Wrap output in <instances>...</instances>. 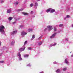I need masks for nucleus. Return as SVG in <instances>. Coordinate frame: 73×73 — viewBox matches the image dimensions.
<instances>
[{"label": "nucleus", "mask_w": 73, "mask_h": 73, "mask_svg": "<svg viewBox=\"0 0 73 73\" xmlns=\"http://www.w3.org/2000/svg\"><path fill=\"white\" fill-rule=\"evenodd\" d=\"M47 31V28H46L44 29V31Z\"/></svg>", "instance_id": "obj_39"}, {"label": "nucleus", "mask_w": 73, "mask_h": 73, "mask_svg": "<svg viewBox=\"0 0 73 73\" xmlns=\"http://www.w3.org/2000/svg\"><path fill=\"white\" fill-rule=\"evenodd\" d=\"M48 31H51L52 29H53V28H52V26H48L47 27Z\"/></svg>", "instance_id": "obj_6"}, {"label": "nucleus", "mask_w": 73, "mask_h": 73, "mask_svg": "<svg viewBox=\"0 0 73 73\" xmlns=\"http://www.w3.org/2000/svg\"><path fill=\"white\" fill-rule=\"evenodd\" d=\"M68 60H69V59H68L67 58H66L65 60V63H66V64H68V65H69V62H68Z\"/></svg>", "instance_id": "obj_8"}, {"label": "nucleus", "mask_w": 73, "mask_h": 73, "mask_svg": "<svg viewBox=\"0 0 73 73\" xmlns=\"http://www.w3.org/2000/svg\"><path fill=\"white\" fill-rule=\"evenodd\" d=\"M16 23V22H15L13 23V24H15V23Z\"/></svg>", "instance_id": "obj_47"}, {"label": "nucleus", "mask_w": 73, "mask_h": 73, "mask_svg": "<svg viewBox=\"0 0 73 73\" xmlns=\"http://www.w3.org/2000/svg\"><path fill=\"white\" fill-rule=\"evenodd\" d=\"M57 34V33H54L50 36V38H54V37L56 36V35Z\"/></svg>", "instance_id": "obj_7"}, {"label": "nucleus", "mask_w": 73, "mask_h": 73, "mask_svg": "<svg viewBox=\"0 0 73 73\" xmlns=\"http://www.w3.org/2000/svg\"><path fill=\"white\" fill-rule=\"evenodd\" d=\"M15 41L14 40H13L10 43L11 45H13L14 44H15Z\"/></svg>", "instance_id": "obj_11"}, {"label": "nucleus", "mask_w": 73, "mask_h": 73, "mask_svg": "<svg viewBox=\"0 0 73 73\" xmlns=\"http://www.w3.org/2000/svg\"><path fill=\"white\" fill-rule=\"evenodd\" d=\"M70 52V53H71V52Z\"/></svg>", "instance_id": "obj_49"}, {"label": "nucleus", "mask_w": 73, "mask_h": 73, "mask_svg": "<svg viewBox=\"0 0 73 73\" xmlns=\"http://www.w3.org/2000/svg\"><path fill=\"white\" fill-rule=\"evenodd\" d=\"M68 40H69V38H65V40H66V41H68Z\"/></svg>", "instance_id": "obj_38"}, {"label": "nucleus", "mask_w": 73, "mask_h": 73, "mask_svg": "<svg viewBox=\"0 0 73 73\" xmlns=\"http://www.w3.org/2000/svg\"><path fill=\"white\" fill-rule=\"evenodd\" d=\"M19 18H17L15 19V20L16 21H17V20H19Z\"/></svg>", "instance_id": "obj_37"}, {"label": "nucleus", "mask_w": 73, "mask_h": 73, "mask_svg": "<svg viewBox=\"0 0 73 73\" xmlns=\"http://www.w3.org/2000/svg\"><path fill=\"white\" fill-rule=\"evenodd\" d=\"M50 11V8H49L48 9H47L46 11V12H47V13H48V12H49Z\"/></svg>", "instance_id": "obj_18"}, {"label": "nucleus", "mask_w": 73, "mask_h": 73, "mask_svg": "<svg viewBox=\"0 0 73 73\" xmlns=\"http://www.w3.org/2000/svg\"><path fill=\"white\" fill-rule=\"evenodd\" d=\"M35 38V35H33L32 36V37L31 38V40H33V39H34Z\"/></svg>", "instance_id": "obj_16"}, {"label": "nucleus", "mask_w": 73, "mask_h": 73, "mask_svg": "<svg viewBox=\"0 0 73 73\" xmlns=\"http://www.w3.org/2000/svg\"><path fill=\"white\" fill-rule=\"evenodd\" d=\"M29 56V55H27V54L25 55H24V57H28Z\"/></svg>", "instance_id": "obj_22"}, {"label": "nucleus", "mask_w": 73, "mask_h": 73, "mask_svg": "<svg viewBox=\"0 0 73 73\" xmlns=\"http://www.w3.org/2000/svg\"><path fill=\"white\" fill-rule=\"evenodd\" d=\"M18 3H19L18 2H15V4H16L17 5V4H18Z\"/></svg>", "instance_id": "obj_31"}, {"label": "nucleus", "mask_w": 73, "mask_h": 73, "mask_svg": "<svg viewBox=\"0 0 73 73\" xmlns=\"http://www.w3.org/2000/svg\"><path fill=\"white\" fill-rule=\"evenodd\" d=\"M24 27V26L23 25H21L20 26V28H23Z\"/></svg>", "instance_id": "obj_25"}, {"label": "nucleus", "mask_w": 73, "mask_h": 73, "mask_svg": "<svg viewBox=\"0 0 73 73\" xmlns=\"http://www.w3.org/2000/svg\"><path fill=\"white\" fill-rule=\"evenodd\" d=\"M35 5H34V6L35 7V8H37V7L38 6V3L37 2H35Z\"/></svg>", "instance_id": "obj_13"}, {"label": "nucleus", "mask_w": 73, "mask_h": 73, "mask_svg": "<svg viewBox=\"0 0 73 73\" xmlns=\"http://www.w3.org/2000/svg\"><path fill=\"white\" fill-rule=\"evenodd\" d=\"M32 17H35V16L33 15L32 16Z\"/></svg>", "instance_id": "obj_44"}, {"label": "nucleus", "mask_w": 73, "mask_h": 73, "mask_svg": "<svg viewBox=\"0 0 73 73\" xmlns=\"http://www.w3.org/2000/svg\"><path fill=\"white\" fill-rule=\"evenodd\" d=\"M57 45V43L56 42L54 43V44H51L50 45V47H52L53 46H56Z\"/></svg>", "instance_id": "obj_12"}, {"label": "nucleus", "mask_w": 73, "mask_h": 73, "mask_svg": "<svg viewBox=\"0 0 73 73\" xmlns=\"http://www.w3.org/2000/svg\"><path fill=\"white\" fill-rule=\"evenodd\" d=\"M4 61H0V64H1V63H4Z\"/></svg>", "instance_id": "obj_30"}, {"label": "nucleus", "mask_w": 73, "mask_h": 73, "mask_svg": "<svg viewBox=\"0 0 73 73\" xmlns=\"http://www.w3.org/2000/svg\"><path fill=\"white\" fill-rule=\"evenodd\" d=\"M33 3H31L30 4V7H33Z\"/></svg>", "instance_id": "obj_35"}, {"label": "nucleus", "mask_w": 73, "mask_h": 73, "mask_svg": "<svg viewBox=\"0 0 73 73\" xmlns=\"http://www.w3.org/2000/svg\"><path fill=\"white\" fill-rule=\"evenodd\" d=\"M41 38H42V36H40L38 38V40H41Z\"/></svg>", "instance_id": "obj_29"}, {"label": "nucleus", "mask_w": 73, "mask_h": 73, "mask_svg": "<svg viewBox=\"0 0 73 73\" xmlns=\"http://www.w3.org/2000/svg\"><path fill=\"white\" fill-rule=\"evenodd\" d=\"M72 27V28H73V24H72L71 26Z\"/></svg>", "instance_id": "obj_46"}, {"label": "nucleus", "mask_w": 73, "mask_h": 73, "mask_svg": "<svg viewBox=\"0 0 73 73\" xmlns=\"http://www.w3.org/2000/svg\"><path fill=\"white\" fill-rule=\"evenodd\" d=\"M57 31V29L56 28V27H54V31Z\"/></svg>", "instance_id": "obj_34"}, {"label": "nucleus", "mask_w": 73, "mask_h": 73, "mask_svg": "<svg viewBox=\"0 0 73 73\" xmlns=\"http://www.w3.org/2000/svg\"><path fill=\"white\" fill-rule=\"evenodd\" d=\"M1 42L0 41V46H1Z\"/></svg>", "instance_id": "obj_43"}, {"label": "nucleus", "mask_w": 73, "mask_h": 73, "mask_svg": "<svg viewBox=\"0 0 73 73\" xmlns=\"http://www.w3.org/2000/svg\"><path fill=\"white\" fill-rule=\"evenodd\" d=\"M17 32V30L16 29L13 31L11 32L10 33V35L12 36H14L16 34Z\"/></svg>", "instance_id": "obj_3"}, {"label": "nucleus", "mask_w": 73, "mask_h": 73, "mask_svg": "<svg viewBox=\"0 0 73 73\" xmlns=\"http://www.w3.org/2000/svg\"><path fill=\"white\" fill-rule=\"evenodd\" d=\"M13 19V18H12V17H9L8 19V20H9V21H11V20H12V19Z\"/></svg>", "instance_id": "obj_17"}, {"label": "nucleus", "mask_w": 73, "mask_h": 73, "mask_svg": "<svg viewBox=\"0 0 73 73\" xmlns=\"http://www.w3.org/2000/svg\"><path fill=\"white\" fill-rule=\"evenodd\" d=\"M31 14H33V11H31Z\"/></svg>", "instance_id": "obj_40"}, {"label": "nucleus", "mask_w": 73, "mask_h": 73, "mask_svg": "<svg viewBox=\"0 0 73 73\" xmlns=\"http://www.w3.org/2000/svg\"><path fill=\"white\" fill-rule=\"evenodd\" d=\"M5 29V27L4 26L1 25L0 26V32L2 34L5 35V32L4 30Z\"/></svg>", "instance_id": "obj_1"}, {"label": "nucleus", "mask_w": 73, "mask_h": 73, "mask_svg": "<svg viewBox=\"0 0 73 73\" xmlns=\"http://www.w3.org/2000/svg\"><path fill=\"white\" fill-rule=\"evenodd\" d=\"M55 12H56V11L54 9L50 8V13H53Z\"/></svg>", "instance_id": "obj_10"}, {"label": "nucleus", "mask_w": 73, "mask_h": 73, "mask_svg": "<svg viewBox=\"0 0 73 73\" xmlns=\"http://www.w3.org/2000/svg\"><path fill=\"white\" fill-rule=\"evenodd\" d=\"M27 41H26L25 42L23 46V48H21L19 49V50H20V51L22 52V51H23V50H25V45L27 44Z\"/></svg>", "instance_id": "obj_2"}, {"label": "nucleus", "mask_w": 73, "mask_h": 73, "mask_svg": "<svg viewBox=\"0 0 73 73\" xmlns=\"http://www.w3.org/2000/svg\"><path fill=\"white\" fill-rule=\"evenodd\" d=\"M32 65L31 64H29L27 65V66H31Z\"/></svg>", "instance_id": "obj_32"}, {"label": "nucleus", "mask_w": 73, "mask_h": 73, "mask_svg": "<svg viewBox=\"0 0 73 73\" xmlns=\"http://www.w3.org/2000/svg\"><path fill=\"white\" fill-rule=\"evenodd\" d=\"M59 27H61L63 26V25L62 24H60L59 25Z\"/></svg>", "instance_id": "obj_28"}, {"label": "nucleus", "mask_w": 73, "mask_h": 73, "mask_svg": "<svg viewBox=\"0 0 73 73\" xmlns=\"http://www.w3.org/2000/svg\"><path fill=\"white\" fill-rule=\"evenodd\" d=\"M4 3V1L2 0L0 1V3Z\"/></svg>", "instance_id": "obj_26"}, {"label": "nucleus", "mask_w": 73, "mask_h": 73, "mask_svg": "<svg viewBox=\"0 0 73 73\" xmlns=\"http://www.w3.org/2000/svg\"><path fill=\"white\" fill-rule=\"evenodd\" d=\"M53 63V64H57V63L56 62H54Z\"/></svg>", "instance_id": "obj_42"}, {"label": "nucleus", "mask_w": 73, "mask_h": 73, "mask_svg": "<svg viewBox=\"0 0 73 73\" xmlns=\"http://www.w3.org/2000/svg\"><path fill=\"white\" fill-rule=\"evenodd\" d=\"M66 17L67 18H69V17H70V16L69 15H67L66 16Z\"/></svg>", "instance_id": "obj_27"}, {"label": "nucleus", "mask_w": 73, "mask_h": 73, "mask_svg": "<svg viewBox=\"0 0 73 73\" xmlns=\"http://www.w3.org/2000/svg\"><path fill=\"white\" fill-rule=\"evenodd\" d=\"M56 73H60V70L58 69L56 71Z\"/></svg>", "instance_id": "obj_15"}, {"label": "nucleus", "mask_w": 73, "mask_h": 73, "mask_svg": "<svg viewBox=\"0 0 73 73\" xmlns=\"http://www.w3.org/2000/svg\"><path fill=\"white\" fill-rule=\"evenodd\" d=\"M71 57H73V54L71 55Z\"/></svg>", "instance_id": "obj_45"}, {"label": "nucleus", "mask_w": 73, "mask_h": 73, "mask_svg": "<svg viewBox=\"0 0 73 73\" xmlns=\"http://www.w3.org/2000/svg\"><path fill=\"white\" fill-rule=\"evenodd\" d=\"M22 14L23 15H25V16H26V15H28V14L27 13H25V12H22Z\"/></svg>", "instance_id": "obj_14"}, {"label": "nucleus", "mask_w": 73, "mask_h": 73, "mask_svg": "<svg viewBox=\"0 0 73 73\" xmlns=\"http://www.w3.org/2000/svg\"><path fill=\"white\" fill-rule=\"evenodd\" d=\"M55 14L57 15L58 14V13L57 12H56L55 13Z\"/></svg>", "instance_id": "obj_36"}, {"label": "nucleus", "mask_w": 73, "mask_h": 73, "mask_svg": "<svg viewBox=\"0 0 73 73\" xmlns=\"http://www.w3.org/2000/svg\"><path fill=\"white\" fill-rule=\"evenodd\" d=\"M66 12H68V11H69V8H68V9H66Z\"/></svg>", "instance_id": "obj_33"}, {"label": "nucleus", "mask_w": 73, "mask_h": 73, "mask_svg": "<svg viewBox=\"0 0 73 73\" xmlns=\"http://www.w3.org/2000/svg\"><path fill=\"white\" fill-rule=\"evenodd\" d=\"M40 1V0H37V1Z\"/></svg>", "instance_id": "obj_48"}, {"label": "nucleus", "mask_w": 73, "mask_h": 73, "mask_svg": "<svg viewBox=\"0 0 73 73\" xmlns=\"http://www.w3.org/2000/svg\"><path fill=\"white\" fill-rule=\"evenodd\" d=\"M28 32H30V31H32V29H29L28 30Z\"/></svg>", "instance_id": "obj_21"}, {"label": "nucleus", "mask_w": 73, "mask_h": 73, "mask_svg": "<svg viewBox=\"0 0 73 73\" xmlns=\"http://www.w3.org/2000/svg\"><path fill=\"white\" fill-rule=\"evenodd\" d=\"M67 69V68H65L63 69V70L64 71H65V70H66Z\"/></svg>", "instance_id": "obj_24"}, {"label": "nucleus", "mask_w": 73, "mask_h": 73, "mask_svg": "<svg viewBox=\"0 0 73 73\" xmlns=\"http://www.w3.org/2000/svg\"><path fill=\"white\" fill-rule=\"evenodd\" d=\"M12 11V9L10 8L9 9H7V12L8 13H11V11Z\"/></svg>", "instance_id": "obj_9"}, {"label": "nucleus", "mask_w": 73, "mask_h": 73, "mask_svg": "<svg viewBox=\"0 0 73 73\" xmlns=\"http://www.w3.org/2000/svg\"><path fill=\"white\" fill-rule=\"evenodd\" d=\"M66 18H67L66 17H64V20H66Z\"/></svg>", "instance_id": "obj_41"}, {"label": "nucleus", "mask_w": 73, "mask_h": 73, "mask_svg": "<svg viewBox=\"0 0 73 73\" xmlns=\"http://www.w3.org/2000/svg\"><path fill=\"white\" fill-rule=\"evenodd\" d=\"M17 56L18 57L20 61H21L23 60V59H22V58H21V54H20V52H18V53Z\"/></svg>", "instance_id": "obj_4"}, {"label": "nucleus", "mask_w": 73, "mask_h": 73, "mask_svg": "<svg viewBox=\"0 0 73 73\" xmlns=\"http://www.w3.org/2000/svg\"><path fill=\"white\" fill-rule=\"evenodd\" d=\"M42 41H41L40 42H39V43H38V45H41V44H42Z\"/></svg>", "instance_id": "obj_20"}, {"label": "nucleus", "mask_w": 73, "mask_h": 73, "mask_svg": "<svg viewBox=\"0 0 73 73\" xmlns=\"http://www.w3.org/2000/svg\"><path fill=\"white\" fill-rule=\"evenodd\" d=\"M27 34V33H26L24 32H23L21 33V35L22 37H24L25 35H26Z\"/></svg>", "instance_id": "obj_5"}, {"label": "nucleus", "mask_w": 73, "mask_h": 73, "mask_svg": "<svg viewBox=\"0 0 73 73\" xmlns=\"http://www.w3.org/2000/svg\"><path fill=\"white\" fill-rule=\"evenodd\" d=\"M24 10V9H20L18 10L17 11H23Z\"/></svg>", "instance_id": "obj_19"}, {"label": "nucleus", "mask_w": 73, "mask_h": 73, "mask_svg": "<svg viewBox=\"0 0 73 73\" xmlns=\"http://www.w3.org/2000/svg\"><path fill=\"white\" fill-rule=\"evenodd\" d=\"M28 49L29 50H32V48L31 47H28Z\"/></svg>", "instance_id": "obj_23"}, {"label": "nucleus", "mask_w": 73, "mask_h": 73, "mask_svg": "<svg viewBox=\"0 0 73 73\" xmlns=\"http://www.w3.org/2000/svg\"><path fill=\"white\" fill-rule=\"evenodd\" d=\"M69 73V72H68V73Z\"/></svg>", "instance_id": "obj_50"}]
</instances>
